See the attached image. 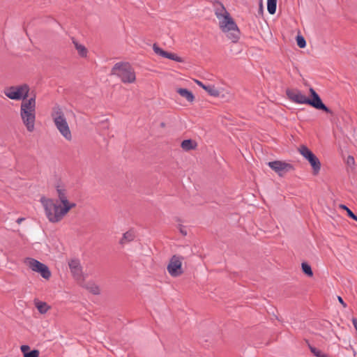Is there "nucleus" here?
I'll return each instance as SVG.
<instances>
[{"label": "nucleus", "mask_w": 357, "mask_h": 357, "mask_svg": "<svg viewBox=\"0 0 357 357\" xmlns=\"http://www.w3.org/2000/svg\"><path fill=\"white\" fill-rule=\"evenodd\" d=\"M56 200L42 197L40 202L44 207L45 215L50 222L56 223L75 207L76 204L70 202L68 199V190L61 182L55 184Z\"/></svg>", "instance_id": "obj_1"}, {"label": "nucleus", "mask_w": 357, "mask_h": 357, "mask_svg": "<svg viewBox=\"0 0 357 357\" xmlns=\"http://www.w3.org/2000/svg\"><path fill=\"white\" fill-rule=\"evenodd\" d=\"M51 117L61 135L67 141H71L73 136L62 108L59 105L52 107Z\"/></svg>", "instance_id": "obj_2"}, {"label": "nucleus", "mask_w": 357, "mask_h": 357, "mask_svg": "<svg viewBox=\"0 0 357 357\" xmlns=\"http://www.w3.org/2000/svg\"><path fill=\"white\" fill-rule=\"evenodd\" d=\"M111 75L118 77L124 84H132L136 81L135 70L128 63H116L112 68Z\"/></svg>", "instance_id": "obj_3"}, {"label": "nucleus", "mask_w": 357, "mask_h": 357, "mask_svg": "<svg viewBox=\"0 0 357 357\" xmlns=\"http://www.w3.org/2000/svg\"><path fill=\"white\" fill-rule=\"evenodd\" d=\"M218 20L219 21L220 28L223 32L227 33V38L233 43L237 42L239 39L240 31L230 15H223V17Z\"/></svg>", "instance_id": "obj_4"}, {"label": "nucleus", "mask_w": 357, "mask_h": 357, "mask_svg": "<svg viewBox=\"0 0 357 357\" xmlns=\"http://www.w3.org/2000/svg\"><path fill=\"white\" fill-rule=\"evenodd\" d=\"M29 86L26 84L6 87L3 93L11 100H20L27 98L29 92Z\"/></svg>", "instance_id": "obj_5"}, {"label": "nucleus", "mask_w": 357, "mask_h": 357, "mask_svg": "<svg viewBox=\"0 0 357 357\" xmlns=\"http://www.w3.org/2000/svg\"><path fill=\"white\" fill-rule=\"evenodd\" d=\"M298 151L310 162L313 169V174H317L321 169V162L319 158L305 145H301L298 148Z\"/></svg>", "instance_id": "obj_6"}, {"label": "nucleus", "mask_w": 357, "mask_h": 357, "mask_svg": "<svg viewBox=\"0 0 357 357\" xmlns=\"http://www.w3.org/2000/svg\"><path fill=\"white\" fill-rule=\"evenodd\" d=\"M268 165L280 176L294 169L291 164L280 160L268 162Z\"/></svg>", "instance_id": "obj_7"}, {"label": "nucleus", "mask_w": 357, "mask_h": 357, "mask_svg": "<svg viewBox=\"0 0 357 357\" xmlns=\"http://www.w3.org/2000/svg\"><path fill=\"white\" fill-rule=\"evenodd\" d=\"M310 92L312 98L310 99L307 98L306 104L310 105L317 109H321L327 113H331V109L322 102L319 96L312 88L310 89Z\"/></svg>", "instance_id": "obj_8"}, {"label": "nucleus", "mask_w": 357, "mask_h": 357, "mask_svg": "<svg viewBox=\"0 0 357 357\" xmlns=\"http://www.w3.org/2000/svg\"><path fill=\"white\" fill-rule=\"evenodd\" d=\"M36 98L31 97L26 101H23L20 106V116L36 113Z\"/></svg>", "instance_id": "obj_9"}, {"label": "nucleus", "mask_w": 357, "mask_h": 357, "mask_svg": "<svg viewBox=\"0 0 357 357\" xmlns=\"http://www.w3.org/2000/svg\"><path fill=\"white\" fill-rule=\"evenodd\" d=\"M287 95L293 102L298 104H306L307 97L298 89H287Z\"/></svg>", "instance_id": "obj_10"}, {"label": "nucleus", "mask_w": 357, "mask_h": 357, "mask_svg": "<svg viewBox=\"0 0 357 357\" xmlns=\"http://www.w3.org/2000/svg\"><path fill=\"white\" fill-rule=\"evenodd\" d=\"M71 274L75 280L81 286L90 279V275L86 269L85 271L84 269H71Z\"/></svg>", "instance_id": "obj_11"}, {"label": "nucleus", "mask_w": 357, "mask_h": 357, "mask_svg": "<svg viewBox=\"0 0 357 357\" xmlns=\"http://www.w3.org/2000/svg\"><path fill=\"white\" fill-rule=\"evenodd\" d=\"M22 120L29 132H33L35 128L36 113L22 116Z\"/></svg>", "instance_id": "obj_12"}, {"label": "nucleus", "mask_w": 357, "mask_h": 357, "mask_svg": "<svg viewBox=\"0 0 357 357\" xmlns=\"http://www.w3.org/2000/svg\"><path fill=\"white\" fill-rule=\"evenodd\" d=\"M33 304L40 314H45L51 310V306L45 301L34 299Z\"/></svg>", "instance_id": "obj_13"}, {"label": "nucleus", "mask_w": 357, "mask_h": 357, "mask_svg": "<svg viewBox=\"0 0 357 357\" xmlns=\"http://www.w3.org/2000/svg\"><path fill=\"white\" fill-rule=\"evenodd\" d=\"M82 286L93 295L100 294L101 290L100 287L97 284L91 281L90 279L84 282Z\"/></svg>", "instance_id": "obj_14"}, {"label": "nucleus", "mask_w": 357, "mask_h": 357, "mask_svg": "<svg viewBox=\"0 0 357 357\" xmlns=\"http://www.w3.org/2000/svg\"><path fill=\"white\" fill-rule=\"evenodd\" d=\"M195 82L197 83V85L201 86L206 91H207L209 95H211V96L218 97V96H220V91L216 87H215L214 86H212V85L206 86V85L204 84L202 82H200L199 80H195Z\"/></svg>", "instance_id": "obj_15"}, {"label": "nucleus", "mask_w": 357, "mask_h": 357, "mask_svg": "<svg viewBox=\"0 0 357 357\" xmlns=\"http://www.w3.org/2000/svg\"><path fill=\"white\" fill-rule=\"evenodd\" d=\"M20 350L24 357H39L40 355V352L37 349L30 351V347L29 345H22Z\"/></svg>", "instance_id": "obj_16"}, {"label": "nucleus", "mask_w": 357, "mask_h": 357, "mask_svg": "<svg viewBox=\"0 0 357 357\" xmlns=\"http://www.w3.org/2000/svg\"><path fill=\"white\" fill-rule=\"evenodd\" d=\"M24 264L25 266L29 268H47V266L40 261L32 259V258H26L24 259Z\"/></svg>", "instance_id": "obj_17"}, {"label": "nucleus", "mask_w": 357, "mask_h": 357, "mask_svg": "<svg viewBox=\"0 0 357 357\" xmlns=\"http://www.w3.org/2000/svg\"><path fill=\"white\" fill-rule=\"evenodd\" d=\"M176 92L190 102H192L195 100L192 93L186 89L179 88L176 90Z\"/></svg>", "instance_id": "obj_18"}, {"label": "nucleus", "mask_w": 357, "mask_h": 357, "mask_svg": "<svg viewBox=\"0 0 357 357\" xmlns=\"http://www.w3.org/2000/svg\"><path fill=\"white\" fill-rule=\"evenodd\" d=\"M183 258L181 257L174 255L170 259V261L167 268H181L183 265Z\"/></svg>", "instance_id": "obj_19"}, {"label": "nucleus", "mask_w": 357, "mask_h": 357, "mask_svg": "<svg viewBox=\"0 0 357 357\" xmlns=\"http://www.w3.org/2000/svg\"><path fill=\"white\" fill-rule=\"evenodd\" d=\"M228 14H229V13L227 11V10L225 9V8L222 3H218L215 5V15L218 19L223 17V15H226Z\"/></svg>", "instance_id": "obj_20"}, {"label": "nucleus", "mask_w": 357, "mask_h": 357, "mask_svg": "<svg viewBox=\"0 0 357 357\" xmlns=\"http://www.w3.org/2000/svg\"><path fill=\"white\" fill-rule=\"evenodd\" d=\"M135 237V235L134 232L132 231H128L123 234L122 238L120 240V243L121 245H125V244L133 241Z\"/></svg>", "instance_id": "obj_21"}, {"label": "nucleus", "mask_w": 357, "mask_h": 357, "mask_svg": "<svg viewBox=\"0 0 357 357\" xmlns=\"http://www.w3.org/2000/svg\"><path fill=\"white\" fill-rule=\"evenodd\" d=\"M181 146L183 150L190 151L194 149L196 147L197 144L191 139H185L181 142Z\"/></svg>", "instance_id": "obj_22"}, {"label": "nucleus", "mask_w": 357, "mask_h": 357, "mask_svg": "<svg viewBox=\"0 0 357 357\" xmlns=\"http://www.w3.org/2000/svg\"><path fill=\"white\" fill-rule=\"evenodd\" d=\"M73 43L75 45V49L77 50L78 54L82 56L85 57L87 55V50L86 48L82 44H79L77 41L75 40H73Z\"/></svg>", "instance_id": "obj_23"}, {"label": "nucleus", "mask_w": 357, "mask_h": 357, "mask_svg": "<svg viewBox=\"0 0 357 357\" xmlns=\"http://www.w3.org/2000/svg\"><path fill=\"white\" fill-rule=\"evenodd\" d=\"M277 7V0H268L267 1V10L271 15L275 13Z\"/></svg>", "instance_id": "obj_24"}, {"label": "nucleus", "mask_w": 357, "mask_h": 357, "mask_svg": "<svg viewBox=\"0 0 357 357\" xmlns=\"http://www.w3.org/2000/svg\"><path fill=\"white\" fill-rule=\"evenodd\" d=\"M308 347L310 350V351L313 354V355L316 357H328L326 354H325L320 349L308 344Z\"/></svg>", "instance_id": "obj_25"}, {"label": "nucleus", "mask_w": 357, "mask_h": 357, "mask_svg": "<svg viewBox=\"0 0 357 357\" xmlns=\"http://www.w3.org/2000/svg\"><path fill=\"white\" fill-rule=\"evenodd\" d=\"M36 272H38L43 278L46 280H49L51 277V272L50 269H33Z\"/></svg>", "instance_id": "obj_26"}, {"label": "nucleus", "mask_w": 357, "mask_h": 357, "mask_svg": "<svg viewBox=\"0 0 357 357\" xmlns=\"http://www.w3.org/2000/svg\"><path fill=\"white\" fill-rule=\"evenodd\" d=\"M165 58L169 59L172 61H175L177 62H182V59L179 56H178L176 54L170 53V52H166Z\"/></svg>", "instance_id": "obj_27"}, {"label": "nucleus", "mask_w": 357, "mask_h": 357, "mask_svg": "<svg viewBox=\"0 0 357 357\" xmlns=\"http://www.w3.org/2000/svg\"><path fill=\"white\" fill-rule=\"evenodd\" d=\"M153 50L156 54L165 58L167 52L159 47L156 44L153 45Z\"/></svg>", "instance_id": "obj_28"}, {"label": "nucleus", "mask_w": 357, "mask_h": 357, "mask_svg": "<svg viewBox=\"0 0 357 357\" xmlns=\"http://www.w3.org/2000/svg\"><path fill=\"white\" fill-rule=\"evenodd\" d=\"M297 45L301 48H304L306 46V42L305 38L302 36H296Z\"/></svg>", "instance_id": "obj_29"}, {"label": "nucleus", "mask_w": 357, "mask_h": 357, "mask_svg": "<svg viewBox=\"0 0 357 357\" xmlns=\"http://www.w3.org/2000/svg\"><path fill=\"white\" fill-rule=\"evenodd\" d=\"M169 275L174 278H176L182 275V269H167Z\"/></svg>", "instance_id": "obj_30"}, {"label": "nucleus", "mask_w": 357, "mask_h": 357, "mask_svg": "<svg viewBox=\"0 0 357 357\" xmlns=\"http://www.w3.org/2000/svg\"><path fill=\"white\" fill-rule=\"evenodd\" d=\"M69 268H78L81 266L80 261L77 259H72L68 261Z\"/></svg>", "instance_id": "obj_31"}, {"label": "nucleus", "mask_w": 357, "mask_h": 357, "mask_svg": "<svg viewBox=\"0 0 357 357\" xmlns=\"http://www.w3.org/2000/svg\"><path fill=\"white\" fill-rule=\"evenodd\" d=\"M340 207L344 210H346L347 212L348 215L352 219L357 220V215H356L348 207H347L345 205L340 204Z\"/></svg>", "instance_id": "obj_32"}, {"label": "nucleus", "mask_w": 357, "mask_h": 357, "mask_svg": "<svg viewBox=\"0 0 357 357\" xmlns=\"http://www.w3.org/2000/svg\"><path fill=\"white\" fill-rule=\"evenodd\" d=\"M177 229L183 236H186L188 234L187 229L183 225L178 224L177 225Z\"/></svg>", "instance_id": "obj_33"}, {"label": "nucleus", "mask_w": 357, "mask_h": 357, "mask_svg": "<svg viewBox=\"0 0 357 357\" xmlns=\"http://www.w3.org/2000/svg\"><path fill=\"white\" fill-rule=\"evenodd\" d=\"M346 163L348 166L352 167L354 164H355V160H354V158L353 156H351V155H349L347 158V160H346Z\"/></svg>", "instance_id": "obj_34"}, {"label": "nucleus", "mask_w": 357, "mask_h": 357, "mask_svg": "<svg viewBox=\"0 0 357 357\" xmlns=\"http://www.w3.org/2000/svg\"><path fill=\"white\" fill-rule=\"evenodd\" d=\"M304 273L308 276L312 277L313 275L312 269H303Z\"/></svg>", "instance_id": "obj_35"}, {"label": "nucleus", "mask_w": 357, "mask_h": 357, "mask_svg": "<svg viewBox=\"0 0 357 357\" xmlns=\"http://www.w3.org/2000/svg\"><path fill=\"white\" fill-rule=\"evenodd\" d=\"M338 301L341 303L343 307H347V304L344 302L343 299L340 296H337Z\"/></svg>", "instance_id": "obj_36"}, {"label": "nucleus", "mask_w": 357, "mask_h": 357, "mask_svg": "<svg viewBox=\"0 0 357 357\" xmlns=\"http://www.w3.org/2000/svg\"><path fill=\"white\" fill-rule=\"evenodd\" d=\"M352 323H353V325H354V328H355V329H356V331L357 332V319L353 318L352 319Z\"/></svg>", "instance_id": "obj_37"}, {"label": "nucleus", "mask_w": 357, "mask_h": 357, "mask_svg": "<svg viewBox=\"0 0 357 357\" xmlns=\"http://www.w3.org/2000/svg\"><path fill=\"white\" fill-rule=\"evenodd\" d=\"M301 268H311L310 266L305 261L302 262Z\"/></svg>", "instance_id": "obj_38"}, {"label": "nucleus", "mask_w": 357, "mask_h": 357, "mask_svg": "<svg viewBox=\"0 0 357 357\" xmlns=\"http://www.w3.org/2000/svg\"><path fill=\"white\" fill-rule=\"evenodd\" d=\"M102 124H103V128L104 129H108L109 125H108V123L107 122H103Z\"/></svg>", "instance_id": "obj_39"}, {"label": "nucleus", "mask_w": 357, "mask_h": 357, "mask_svg": "<svg viewBox=\"0 0 357 357\" xmlns=\"http://www.w3.org/2000/svg\"><path fill=\"white\" fill-rule=\"evenodd\" d=\"M23 220H24V218H18V219L17 220V222L18 224H20Z\"/></svg>", "instance_id": "obj_40"}]
</instances>
